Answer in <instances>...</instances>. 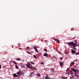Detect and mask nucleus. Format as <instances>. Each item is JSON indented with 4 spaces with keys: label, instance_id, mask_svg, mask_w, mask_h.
<instances>
[{
    "label": "nucleus",
    "instance_id": "obj_9",
    "mask_svg": "<svg viewBox=\"0 0 79 79\" xmlns=\"http://www.w3.org/2000/svg\"><path fill=\"white\" fill-rule=\"evenodd\" d=\"M21 65L22 68H24V67L25 66H24V64H21Z\"/></svg>",
    "mask_w": 79,
    "mask_h": 79
},
{
    "label": "nucleus",
    "instance_id": "obj_8",
    "mask_svg": "<svg viewBox=\"0 0 79 79\" xmlns=\"http://www.w3.org/2000/svg\"><path fill=\"white\" fill-rule=\"evenodd\" d=\"M33 75H34V73H33V72H32L30 73V76L31 77H32V76H33Z\"/></svg>",
    "mask_w": 79,
    "mask_h": 79
},
{
    "label": "nucleus",
    "instance_id": "obj_53",
    "mask_svg": "<svg viewBox=\"0 0 79 79\" xmlns=\"http://www.w3.org/2000/svg\"><path fill=\"white\" fill-rule=\"evenodd\" d=\"M76 61H77V60Z\"/></svg>",
    "mask_w": 79,
    "mask_h": 79
},
{
    "label": "nucleus",
    "instance_id": "obj_1",
    "mask_svg": "<svg viewBox=\"0 0 79 79\" xmlns=\"http://www.w3.org/2000/svg\"><path fill=\"white\" fill-rule=\"evenodd\" d=\"M71 69L72 71L74 72V76H75L76 77L79 78V75L77 74V73H79V70L77 69L73 68Z\"/></svg>",
    "mask_w": 79,
    "mask_h": 79
},
{
    "label": "nucleus",
    "instance_id": "obj_16",
    "mask_svg": "<svg viewBox=\"0 0 79 79\" xmlns=\"http://www.w3.org/2000/svg\"><path fill=\"white\" fill-rule=\"evenodd\" d=\"M70 73L71 74H73V72L72 71H70Z\"/></svg>",
    "mask_w": 79,
    "mask_h": 79
},
{
    "label": "nucleus",
    "instance_id": "obj_5",
    "mask_svg": "<svg viewBox=\"0 0 79 79\" xmlns=\"http://www.w3.org/2000/svg\"><path fill=\"white\" fill-rule=\"evenodd\" d=\"M54 40H56V41L57 43H60V40H59L58 39H57L56 40V39H54Z\"/></svg>",
    "mask_w": 79,
    "mask_h": 79
},
{
    "label": "nucleus",
    "instance_id": "obj_51",
    "mask_svg": "<svg viewBox=\"0 0 79 79\" xmlns=\"http://www.w3.org/2000/svg\"><path fill=\"white\" fill-rule=\"evenodd\" d=\"M78 46L79 47V44H78Z\"/></svg>",
    "mask_w": 79,
    "mask_h": 79
},
{
    "label": "nucleus",
    "instance_id": "obj_30",
    "mask_svg": "<svg viewBox=\"0 0 79 79\" xmlns=\"http://www.w3.org/2000/svg\"><path fill=\"white\" fill-rule=\"evenodd\" d=\"M68 52H67L65 53V54H68Z\"/></svg>",
    "mask_w": 79,
    "mask_h": 79
},
{
    "label": "nucleus",
    "instance_id": "obj_33",
    "mask_svg": "<svg viewBox=\"0 0 79 79\" xmlns=\"http://www.w3.org/2000/svg\"><path fill=\"white\" fill-rule=\"evenodd\" d=\"M34 48L35 49V50L36 49H37V48H36V47H34Z\"/></svg>",
    "mask_w": 79,
    "mask_h": 79
},
{
    "label": "nucleus",
    "instance_id": "obj_48",
    "mask_svg": "<svg viewBox=\"0 0 79 79\" xmlns=\"http://www.w3.org/2000/svg\"><path fill=\"white\" fill-rule=\"evenodd\" d=\"M77 41H76V40H74V42H76Z\"/></svg>",
    "mask_w": 79,
    "mask_h": 79
},
{
    "label": "nucleus",
    "instance_id": "obj_18",
    "mask_svg": "<svg viewBox=\"0 0 79 79\" xmlns=\"http://www.w3.org/2000/svg\"><path fill=\"white\" fill-rule=\"evenodd\" d=\"M21 60V59L19 58H18L17 59V61H20Z\"/></svg>",
    "mask_w": 79,
    "mask_h": 79
},
{
    "label": "nucleus",
    "instance_id": "obj_13",
    "mask_svg": "<svg viewBox=\"0 0 79 79\" xmlns=\"http://www.w3.org/2000/svg\"><path fill=\"white\" fill-rule=\"evenodd\" d=\"M51 72H52L53 73V71L54 70V69L53 68L52 69H51Z\"/></svg>",
    "mask_w": 79,
    "mask_h": 79
},
{
    "label": "nucleus",
    "instance_id": "obj_45",
    "mask_svg": "<svg viewBox=\"0 0 79 79\" xmlns=\"http://www.w3.org/2000/svg\"><path fill=\"white\" fill-rule=\"evenodd\" d=\"M61 77L63 79V77Z\"/></svg>",
    "mask_w": 79,
    "mask_h": 79
},
{
    "label": "nucleus",
    "instance_id": "obj_12",
    "mask_svg": "<svg viewBox=\"0 0 79 79\" xmlns=\"http://www.w3.org/2000/svg\"><path fill=\"white\" fill-rule=\"evenodd\" d=\"M12 63H14V64H16V62L15 61H12Z\"/></svg>",
    "mask_w": 79,
    "mask_h": 79
},
{
    "label": "nucleus",
    "instance_id": "obj_27",
    "mask_svg": "<svg viewBox=\"0 0 79 79\" xmlns=\"http://www.w3.org/2000/svg\"><path fill=\"white\" fill-rule=\"evenodd\" d=\"M31 63L32 64H34V63H33L32 62H31Z\"/></svg>",
    "mask_w": 79,
    "mask_h": 79
},
{
    "label": "nucleus",
    "instance_id": "obj_17",
    "mask_svg": "<svg viewBox=\"0 0 79 79\" xmlns=\"http://www.w3.org/2000/svg\"><path fill=\"white\" fill-rule=\"evenodd\" d=\"M15 67H16V68H17V69H19L18 67L16 65H15Z\"/></svg>",
    "mask_w": 79,
    "mask_h": 79
},
{
    "label": "nucleus",
    "instance_id": "obj_4",
    "mask_svg": "<svg viewBox=\"0 0 79 79\" xmlns=\"http://www.w3.org/2000/svg\"><path fill=\"white\" fill-rule=\"evenodd\" d=\"M26 65L27 66V68H30V69L32 68V66L30 65V64H26Z\"/></svg>",
    "mask_w": 79,
    "mask_h": 79
},
{
    "label": "nucleus",
    "instance_id": "obj_28",
    "mask_svg": "<svg viewBox=\"0 0 79 79\" xmlns=\"http://www.w3.org/2000/svg\"><path fill=\"white\" fill-rule=\"evenodd\" d=\"M70 79H74V78H73V77H71Z\"/></svg>",
    "mask_w": 79,
    "mask_h": 79
},
{
    "label": "nucleus",
    "instance_id": "obj_3",
    "mask_svg": "<svg viewBox=\"0 0 79 79\" xmlns=\"http://www.w3.org/2000/svg\"><path fill=\"white\" fill-rule=\"evenodd\" d=\"M17 74H19V75H18V76H21V75H23V72L21 71H19L17 72Z\"/></svg>",
    "mask_w": 79,
    "mask_h": 79
},
{
    "label": "nucleus",
    "instance_id": "obj_22",
    "mask_svg": "<svg viewBox=\"0 0 79 79\" xmlns=\"http://www.w3.org/2000/svg\"><path fill=\"white\" fill-rule=\"evenodd\" d=\"M44 51H45V52H47V49H44Z\"/></svg>",
    "mask_w": 79,
    "mask_h": 79
},
{
    "label": "nucleus",
    "instance_id": "obj_19",
    "mask_svg": "<svg viewBox=\"0 0 79 79\" xmlns=\"http://www.w3.org/2000/svg\"><path fill=\"white\" fill-rule=\"evenodd\" d=\"M63 63H60V65L61 66H62V65H63Z\"/></svg>",
    "mask_w": 79,
    "mask_h": 79
},
{
    "label": "nucleus",
    "instance_id": "obj_34",
    "mask_svg": "<svg viewBox=\"0 0 79 79\" xmlns=\"http://www.w3.org/2000/svg\"><path fill=\"white\" fill-rule=\"evenodd\" d=\"M59 53L60 54H61V52H59Z\"/></svg>",
    "mask_w": 79,
    "mask_h": 79
},
{
    "label": "nucleus",
    "instance_id": "obj_14",
    "mask_svg": "<svg viewBox=\"0 0 79 79\" xmlns=\"http://www.w3.org/2000/svg\"><path fill=\"white\" fill-rule=\"evenodd\" d=\"M35 52H36L37 53H39V52H38V50H37V49H35Z\"/></svg>",
    "mask_w": 79,
    "mask_h": 79
},
{
    "label": "nucleus",
    "instance_id": "obj_42",
    "mask_svg": "<svg viewBox=\"0 0 79 79\" xmlns=\"http://www.w3.org/2000/svg\"><path fill=\"white\" fill-rule=\"evenodd\" d=\"M18 45L19 46H20V44H18Z\"/></svg>",
    "mask_w": 79,
    "mask_h": 79
},
{
    "label": "nucleus",
    "instance_id": "obj_49",
    "mask_svg": "<svg viewBox=\"0 0 79 79\" xmlns=\"http://www.w3.org/2000/svg\"><path fill=\"white\" fill-rule=\"evenodd\" d=\"M12 48H13V46H12Z\"/></svg>",
    "mask_w": 79,
    "mask_h": 79
},
{
    "label": "nucleus",
    "instance_id": "obj_40",
    "mask_svg": "<svg viewBox=\"0 0 79 79\" xmlns=\"http://www.w3.org/2000/svg\"><path fill=\"white\" fill-rule=\"evenodd\" d=\"M73 28H72L71 29V31H73Z\"/></svg>",
    "mask_w": 79,
    "mask_h": 79
},
{
    "label": "nucleus",
    "instance_id": "obj_7",
    "mask_svg": "<svg viewBox=\"0 0 79 79\" xmlns=\"http://www.w3.org/2000/svg\"><path fill=\"white\" fill-rule=\"evenodd\" d=\"M71 52L73 53V54L75 53L76 51H74L73 49H71Z\"/></svg>",
    "mask_w": 79,
    "mask_h": 79
},
{
    "label": "nucleus",
    "instance_id": "obj_50",
    "mask_svg": "<svg viewBox=\"0 0 79 79\" xmlns=\"http://www.w3.org/2000/svg\"><path fill=\"white\" fill-rule=\"evenodd\" d=\"M49 56V57H50V56L49 55V56Z\"/></svg>",
    "mask_w": 79,
    "mask_h": 79
},
{
    "label": "nucleus",
    "instance_id": "obj_26",
    "mask_svg": "<svg viewBox=\"0 0 79 79\" xmlns=\"http://www.w3.org/2000/svg\"><path fill=\"white\" fill-rule=\"evenodd\" d=\"M60 60H63V58L61 57H60Z\"/></svg>",
    "mask_w": 79,
    "mask_h": 79
},
{
    "label": "nucleus",
    "instance_id": "obj_31",
    "mask_svg": "<svg viewBox=\"0 0 79 79\" xmlns=\"http://www.w3.org/2000/svg\"><path fill=\"white\" fill-rule=\"evenodd\" d=\"M66 74H68V75H69V73H68V72H66Z\"/></svg>",
    "mask_w": 79,
    "mask_h": 79
},
{
    "label": "nucleus",
    "instance_id": "obj_10",
    "mask_svg": "<svg viewBox=\"0 0 79 79\" xmlns=\"http://www.w3.org/2000/svg\"><path fill=\"white\" fill-rule=\"evenodd\" d=\"M13 76L14 77H16L17 76H18V75H16V74H13Z\"/></svg>",
    "mask_w": 79,
    "mask_h": 79
},
{
    "label": "nucleus",
    "instance_id": "obj_38",
    "mask_svg": "<svg viewBox=\"0 0 79 79\" xmlns=\"http://www.w3.org/2000/svg\"><path fill=\"white\" fill-rule=\"evenodd\" d=\"M72 65H73L71 64L70 65V66L71 67L72 66Z\"/></svg>",
    "mask_w": 79,
    "mask_h": 79
},
{
    "label": "nucleus",
    "instance_id": "obj_44",
    "mask_svg": "<svg viewBox=\"0 0 79 79\" xmlns=\"http://www.w3.org/2000/svg\"><path fill=\"white\" fill-rule=\"evenodd\" d=\"M3 54H4V55H5V54H6V53H4Z\"/></svg>",
    "mask_w": 79,
    "mask_h": 79
},
{
    "label": "nucleus",
    "instance_id": "obj_24",
    "mask_svg": "<svg viewBox=\"0 0 79 79\" xmlns=\"http://www.w3.org/2000/svg\"><path fill=\"white\" fill-rule=\"evenodd\" d=\"M33 56L34 58H37V57H36V56L35 55H34Z\"/></svg>",
    "mask_w": 79,
    "mask_h": 79
},
{
    "label": "nucleus",
    "instance_id": "obj_41",
    "mask_svg": "<svg viewBox=\"0 0 79 79\" xmlns=\"http://www.w3.org/2000/svg\"><path fill=\"white\" fill-rule=\"evenodd\" d=\"M0 68L1 69L2 68L1 65H0Z\"/></svg>",
    "mask_w": 79,
    "mask_h": 79
},
{
    "label": "nucleus",
    "instance_id": "obj_11",
    "mask_svg": "<svg viewBox=\"0 0 79 79\" xmlns=\"http://www.w3.org/2000/svg\"><path fill=\"white\" fill-rule=\"evenodd\" d=\"M46 79H50V78L48 76H46L45 77Z\"/></svg>",
    "mask_w": 79,
    "mask_h": 79
},
{
    "label": "nucleus",
    "instance_id": "obj_29",
    "mask_svg": "<svg viewBox=\"0 0 79 79\" xmlns=\"http://www.w3.org/2000/svg\"><path fill=\"white\" fill-rule=\"evenodd\" d=\"M27 52L28 53H29V54H31V52Z\"/></svg>",
    "mask_w": 79,
    "mask_h": 79
},
{
    "label": "nucleus",
    "instance_id": "obj_37",
    "mask_svg": "<svg viewBox=\"0 0 79 79\" xmlns=\"http://www.w3.org/2000/svg\"><path fill=\"white\" fill-rule=\"evenodd\" d=\"M32 68V69H31V70H32V71H33V70H34V68Z\"/></svg>",
    "mask_w": 79,
    "mask_h": 79
},
{
    "label": "nucleus",
    "instance_id": "obj_43",
    "mask_svg": "<svg viewBox=\"0 0 79 79\" xmlns=\"http://www.w3.org/2000/svg\"><path fill=\"white\" fill-rule=\"evenodd\" d=\"M76 44H77V41H76Z\"/></svg>",
    "mask_w": 79,
    "mask_h": 79
},
{
    "label": "nucleus",
    "instance_id": "obj_46",
    "mask_svg": "<svg viewBox=\"0 0 79 79\" xmlns=\"http://www.w3.org/2000/svg\"><path fill=\"white\" fill-rule=\"evenodd\" d=\"M44 42H46V40H45Z\"/></svg>",
    "mask_w": 79,
    "mask_h": 79
},
{
    "label": "nucleus",
    "instance_id": "obj_15",
    "mask_svg": "<svg viewBox=\"0 0 79 79\" xmlns=\"http://www.w3.org/2000/svg\"><path fill=\"white\" fill-rule=\"evenodd\" d=\"M75 54L76 55H77L79 54V52H77L75 53Z\"/></svg>",
    "mask_w": 79,
    "mask_h": 79
},
{
    "label": "nucleus",
    "instance_id": "obj_39",
    "mask_svg": "<svg viewBox=\"0 0 79 79\" xmlns=\"http://www.w3.org/2000/svg\"><path fill=\"white\" fill-rule=\"evenodd\" d=\"M72 77H74V75H72Z\"/></svg>",
    "mask_w": 79,
    "mask_h": 79
},
{
    "label": "nucleus",
    "instance_id": "obj_6",
    "mask_svg": "<svg viewBox=\"0 0 79 79\" xmlns=\"http://www.w3.org/2000/svg\"><path fill=\"white\" fill-rule=\"evenodd\" d=\"M44 56H46V57H48V54L47 53H45L43 55Z\"/></svg>",
    "mask_w": 79,
    "mask_h": 79
},
{
    "label": "nucleus",
    "instance_id": "obj_47",
    "mask_svg": "<svg viewBox=\"0 0 79 79\" xmlns=\"http://www.w3.org/2000/svg\"><path fill=\"white\" fill-rule=\"evenodd\" d=\"M72 39H74V38H73Z\"/></svg>",
    "mask_w": 79,
    "mask_h": 79
},
{
    "label": "nucleus",
    "instance_id": "obj_25",
    "mask_svg": "<svg viewBox=\"0 0 79 79\" xmlns=\"http://www.w3.org/2000/svg\"><path fill=\"white\" fill-rule=\"evenodd\" d=\"M41 64H45V63H44V62H41Z\"/></svg>",
    "mask_w": 79,
    "mask_h": 79
},
{
    "label": "nucleus",
    "instance_id": "obj_2",
    "mask_svg": "<svg viewBox=\"0 0 79 79\" xmlns=\"http://www.w3.org/2000/svg\"><path fill=\"white\" fill-rule=\"evenodd\" d=\"M68 45H69L70 47H73V49L74 50L75 49V47H76V44H75V43H74L73 42H71L69 43Z\"/></svg>",
    "mask_w": 79,
    "mask_h": 79
},
{
    "label": "nucleus",
    "instance_id": "obj_32",
    "mask_svg": "<svg viewBox=\"0 0 79 79\" xmlns=\"http://www.w3.org/2000/svg\"><path fill=\"white\" fill-rule=\"evenodd\" d=\"M66 78H67V77H63V79H66Z\"/></svg>",
    "mask_w": 79,
    "mask_h": 79
},
{
    "label": "nucleus",
    "instance_id": "obj_36",
    "mask_svg": "<svg viewBox=\"0 0 79 79\" xmlns=\"http://www.w3.org/2000/svg\"><path fill=\"white\" fill-rule=\"evenodd\" d=\"M53 58H56V56H53Z\"/></svg>",
    "mask_w": 79,
    "mask_h": 79
},
{
    "label": "nucleus",
    "instance_id": "obj_21",
    "mask_svg": "<svg viewBox=\"0 0 79 79\" xmlns=\"http://www.w3.org/2000/svg\"><path fill=\"white\" fill-rule=\"evenodd\" d=\"M29 47H27V49H26V50H29Z\"/></svg>",
    "mask_w": 79,
    "mask_h": 79
},
{
    "label": "nucleus",
    "instance_id": "obj_54",
    "mask_svg": "<svg viewBox=\"0 0 79 79\" xmlns=\"http://www.w3.org/2000/svg\"><path fill=\"white\" fill-rule=\"evenodd\" d=\"M68 70V69H67V70Z\"/></svg>",
    "mask_w": 79,
    "mask_h": 79
},
{
    "label": "nucleus",
    "instance_id": "obj_52",
    "mask_svg": "<svg viewBox=\"0 0 79 79\" xmlns=\"http://www.w3.org/2000/svg\"><path fill=\"white\" fill-rule=\"evenodd\" d=\"M19 49H20V48H19Z\"/></svg>",
    "mask_w": 79,
    "mask_h": 79
},
{
    "label": "nucleus",
    "instance_id": "obj_35",
    "mask_svg": "<svg viewBox=\"0 0 79 79\" xmlns=\"http://www.w3.org/2000/svg\"><path fill=\"white\" fill-rule=\"evenodd\" d=\"M33 69L34 70H35V69H36L35 68H33Z\"/></svg>",
    "mask_w": 79,
    "mask_h": 79
},
{
    "label": "nucleus",
    "instance_id": "obj_20",
    "mask_svg": "<svg viewBox=\"0 0 79 79\" xmlns=\"http://www.w3.org/2000/svg\"><path fill=\"white\" fill-rule=\"evenodd\" d=\"M72 65H74V62H72L71 63Z\"/></svg>",
    "mask_w": 79,
    "mask_h": 79
},
{
    "label": "nucleus",
    "instance_id": "obj_23",
    "mask_svg": "<svg viewBox=\"0 0 79 79\" xmlns=\"http://www.w3.org/2000/svg\"><path fill=\"white\" fill-rule=\"evenodd\" d=\"M37 76H40V74L39 73H38L37 75Z\"/></svg>",
    "mask_w": 79,
    "mask_h": 79
},
{
    "label": "nucleus",
    "instance_id": "obj_55",
    "mask_svg": "<svg viewBox=\"0 0 79 79\" xmlns=\"http://www.w3.org/2000/svg\"><path fill=\"white\" fill-rule=\"evenodd\" d=\"M76 60H77V59H76Z\"/></svg>",
    "mask_w": 79,
    "mask_h": 79
}]
</instances>
